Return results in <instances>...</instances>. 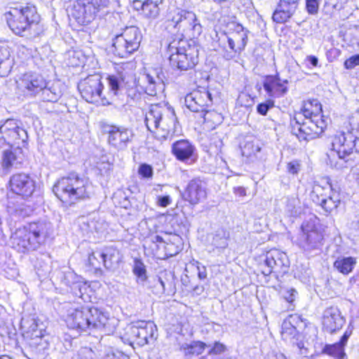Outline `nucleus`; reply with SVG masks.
I'll return each mask as SVG.
<instances>
[{"instance_id": "39", "label": "nucleus", "mask_w": 359, "mask_h": 359, "mask_svg": "<svg viewBox=\"0 0 359 359\" xmlns=\"http://www.w3.org/2000/svg\"><path fill=\"white\" fill-rule=\"evenodd\" d=\"M206 347H210L206 344L197 341L189 344H184L182 346V350L187 356H196L201 354Z\"/></svg>"}, {"instance_id": "5", "label": "nucleus", "mask_w": 359, "mask_h": 359, "mask_svg": "<svg viewBox=\"0 0 359 359\" xmlns=\"http://www.w3.org/2000/svg\"><path fill=\"white\" fill-rule=\"evenodd\" d=\"M53 191L63 203H74L78 200L90 198L93 187L87 179L71 174L60 179L53 186Z\"/></svg>"}, {"instance_id": "41", "label": "nucleus", "mask_w": 359, "mask_h": 359, "mask_svg": "<svg viewBox=\"0 0 359 359\" xmlns=\"http://www.w3.org/2000/svg\"><path fill=\"white\" fill-rule=\"evenodd\" d=\"M133 273L137 277V283H144L147 279L146 266L141 259H134Z\"/></svg>"}, {"instance_id": "30", "label": "nucleus", "mask_w": 359, "mask_h": 359, "mask_svg": "<svg viewBox=\"0 0 359 359\" xmlns=\"http://www.w3.org/2000/svg\"><path fill=\"white\" fill-rule=\"evenodd\" d=\"M99 258L107 269H111L120 261L119 251L113 246L104 247L100 250Z\"/></svg>"}, {"instance_id": "43", "label": "nucleus", "mask_w": 359, "mask_h": 359, "mask_svg": "<svg viewBox=\"0 0 359 359\" xmlns=\"http://www.w3.org/2000/svg\"><path fill=\"white\" fill-rule=\"evenodd\" d=\"M322 353L335 359H342L345 355L344 348L337 342L333 344H326L323 347Z\"/></svg>"}, {"instance_id": "29", "label": "nucleus", "mask_w": 359, "mask_h": 359, "mask_svg": "<svg viewBox=\"0 0 359 359\" xmlns=\"http://www.w3.org/2000/svg\"><path fill=\"white\" fill-rule=\"evenodd\" d=\"M22 147L15 146L13 150L8 149L4 151L1 163L3 168L7 169L11 167L17 168L22 163L24 156Z\"/></svg>"}, {"instance_id": "3", "label": "nucleus", "mask_w": 359, "mask_h": 359, "mask_svg": "<svg viewBox=\"0 0 359 359\" xmlns=\"http://www.w3.org/2000/svg\"><path fill=\"white\" fill-rule=\"evenodd\" d=\"M148 130L155 134L156 138L165 140L177 132L178 122L173 108L166 105H151L145 115Z\"/></svg>"}, {"instance_id": "25", "label": "nucleus", "mask_w": 359, "mask_h": 359, "mask_svg": "<svg viewBox=\"0 0 359 359\" xmlns=\"http://www.w3.org/2000/svg\"><path fill=\"white\" fill-rule=\"evenodd\" d=\"M171 151L178 161L186 163L189 160H193L196 147L188 140H180L172 143Z\"/></svg>"}, {"instance_id": "54", "label": "nucleus", "mask_w": 359, "mask_h": 359, "mask_svg": "<svg viewBox=\"0 0 359 359\" xmlns=\"http://www.w3.org/2000/svg\"><path fill=\"white\" fill-rule=\"evenodd\" d=\"M297 291L293 288L286 290L283 292V298L290 304H292L297 296Z\"/></svg>"}, {"instance_id": "13", "label": "nucleus", "mask_w": 359, "mask_h": 359, "mask_svg": "<svg viewBox=\"0 0 359 359\" xmlns=\"http://www.w3.org/2000/svg\"><path fill=\"white\" fill-rule=\"evenodd\" d=\"M81 97L88 102L106 106L111 104L109 98L102 96L103 85L99 75H90L78 84Z\"/></svg>"}, {"instance_id": "22", "label": "nucleus", "mask_w": 359, "mask_h": 359, "mask_svg": "<svg viewBox=\"0 0 359 359\" xmlns=\"http://www.w3.org/2000/svg\"><path fill=\"white\" fill-rule=\"evenodd\" d=\"M63 283L70 287L71 292L76 297L81 298L86 302L89 298L88 295H86L89 286L83 281V278L76 274L74 271H67L64 274L62 280Z\"/></svg>"}, {"instance_id": "19", "label": "nucleus", "mask_w": 359, "mask_h": 359, "mask_svg": "<svg viewBox=\"0 0 359 359\" xmlns=\"http://www.w3.org/2000/svg\"><path fill=\"white\" fill-rule=\"evenodd\" d=\"M184 103L191 111L200 112L202 114L212 106V95L206 88L197 89L186 95Z\"/></svg>"}, {"instance_id": "24", "label": "nucleus", "mask_w": 359, "mask_h": 359, "mask_svg": "<svg viewBox=\"0 0 359 359\" xmlns=\"http://www.w3.org/2000/svg\"><path fill=\"white\" fill-rule=\"evenodd\" d=\"M299 0H280L273 14V20L277 23H284L296 12Z\"/></svg>"}, {"instance_id": "15", "label": "nucleus", "mask_w": 359, "mask_h": 359, "mask_svg": "<svg viewBox=\"0 0 359 359\" xmlns=\"http://www.w3.org/2000/svg\"><path fill=\"white\" fill-rule=\"evenodd\" d=\"M0 138L13 148L15 146L25 147L28 135L17 120L8 118L0 123Z\"/></svg>"}, {"instance_id": "52", "label": "nucleus", "mask_w": 359, "mask_h": 359, "mask_svg": "<svg viewBox=\"0 0 359 359\" xmlns=\"http://www.w3.org/2000/svg\"><path fill=\"white\" fill-rule=\"evenodd\" d=\"M17 55L22 60H26L32 56V50L23 45L18 46Z\"/></svg>"}, {"instance_id": "32", "label": "nucleus", "mask_w": 359, "mask_h": 359, "mask_svg": "<svg viewBox=\"0 0 359 359\" xmlns=\"http://www.w3.org/2000/svg\"><path fill=\"white\" fill-rule=\"evenodd\" d=\"M60 84L58 82L49 83L46 81V87L41 91V98L45 102H57L62 96Z\"/></svg>"}, {"instance_id": "59", "label": "nucleus", "mask_w": 359, "mask_h": 359, "mask_svg": "<svg viewBox=\"0 0 359 359\" xmlns=\"http://www.w3.org/2000/svg\"><path fill=\"white\" fill-rule=\"evenodd\" d=\"M82 223L87 227L85 229L87 232H93V231H97V223L94 221L89 222L88 219L82 217Z\"/></svg>"}, {"instance_id": "7", "label": "nucleus", "mask_w": 359, "mask_h": 359, "mask_svg": "<svg viewBox=\"0 0 359 359\" xmlns=\"http://www.w3.org/2000/svg\"><path fill=\"white\" fill-rule=\"evenodd\" d=\"M356 137L351 132H337L330 137L331 148L327 153L328 163L332 167L342 169L355 146Z\"/></svg>"}, {"instance_id": "60", "label": "nucleus", "mask_w": 359, "mask_h": 359, "mask_svg": "<svg viewBox=\"0 0 359 359\" xmlns=\"http://www.w3.org/2000/svg\"><path fill=\"white\" fill-rule=\"evenodd\" d=\"M106 359H130L129 356L121 351H116L108 353Z\"/></svg>"}, {"instance_id": "64", "label": "nucleus", "mask_w": 359, "mask_h": 359, "mask_svg": "<svg viewBox=\"0 0 359 359\" xmlns=\"http://www.w3.org/2000/svg\"><path fill=\"white\" fill-rule=\"evenodd\" d=\"M350 337V334L348 333V332H346L344 335L341 337L340 341L337 342L338 344H340L341 346H342L344 348L345 345L347 343V341Z\"/></svg>"}, {"instance_id": "49", "label": "nucleus", "mask_w": 359, "mask_h": 359, "mask_svg": "<svg viewBox=\"0 0 359 359\" xmlns=\"http://www.w3.org/2000/svg\"><path fill=\"white\" fill-rule=\"evenodd\" d=\"M275 102L273 99L269 98L266 101L257 105V111L259 114L266 116L269 109L273 108Z\"/></svg>"}, {"instance_id": "4", "label": "nucleus", "mask_w": 359, "mask_h": 359, "mask_svg": "<svg viewBox=\"0 0 359 359\" xmlns=\"http://www.w3.org/2000/svg\"><path fill=\"white\" fill-rule=\"evenodd\" d=\"M65 320L69 329L81 333L92 329L106 328L109 318L106 313L95 307L70 308L67 310Z\"/></svg>"}, {"instance_id": "38", "label": "nucleus", "mask_w": 359, "mask_h": 359, "mask_svg": "<svg viewBox=\"0 0 359 359\" xmlns=\"http://www.w3.org/2000/svg\"><path fill=\"white\" fill-rule=\"evenodd\" d=\"M285 212L289 217H295L300 214V201L296 194L285 197Z\"/></svg>"}, {"instance_id": "6", "label": "nucleus", "mask_w": 359, "mask_h": 359, "mask_svg": "<svg viewBox=\"0 0 359 359\" xmlns=\"http://www.w3.org/2000/svg\"><path fill=\"white\" fill-rule=\"evenodd\" d=\"M170 65L180 71L192 69L198 62V48L194 42L173 39L167 48Z\"/></svg>"}, {"instance_id": "46", "label": "nucleus", "mask_w": 359, "mask_h": 359, "mask_svg": "<svg viewBox=\"0 0 359 359\" xmlns=\"http://www.w3.org/2000/svg\"><path fill=\"white\" fill-rule=\"evenodd\" d=\"M201 116L203 118L205 122L212 123L215 126L220 124L223 121V117L221 114L215 111L209 110L208 109L201 114Z\"/></svg>"}, {"instance_id": "8", "label": "nucleus", "mask_w": 359, "mask_h": 359, "mask_svg": "<svg viewBox=\"0 0 359 359\" xmlns=\"http://www.w3.org/2000/svg\"><path fill=\"white\" fill-rule=\"evenodd\" d=\"M231 32L222 33L218 38V43L224 50V57L231 60L241 53L245 48L248 41V30L240 24L233 23Z\"/></svg>"}, {"instance_id": "47", "label": "nucleus", "mask_w": 359, "mask_h": 359, "mask_svg": "<svg viewBox=\"0 0 359 359\" xmlns=\"http://www.w3.org/2000/svg\"><path fill=\"white\" fill-rule=\"evenodd\" d=\"M208 355L200 359H217L214 358L224 353L226 351V346L219 342H215L212 347H209Z\"/></svg>"}, {"instance_id": "36", "label": "nucleus", "mask_w": 359, "mask_h": 359, "mask_svg": "<svg viewBox=\"0 0 359 359\" xmlns=\"http://www.w3.org/2000/svg\"><path fill=\"white\" fill-rule=\"evenodd\" d=\"M356 264V259L352 257H338L334 262V267L341 273H350Z\"/></svg>"}, {"instance_id": "50", "label": "nucleus", "mask_w": 359, "mask_h": 359, "mask_svg": "<svg viewBox=\"0 0 359 359\" xmlns=\"http://www.w3.org/2000/svg\"><path fill=\"white\" fill-rule=\"evenodd\" d=\"M138 173L144 178H151L153 176V168L149 164L142 163L139 167Z\"/></svg>"}, {"instance_id": "56", "label": "nucleus", "mask_w": 359, "mask_h": 359, "mask_svg": "<svg viewBox=\"0 0 359 359\" xmlns=\"http://www.w3.org/2000/svg\"><path fill=\"white\" fill-rule=\"evenodd\" d=\"M300 163L298 161H292L287 164V170L289 173L296 175L300 170Z\"/></svg>"}, {"instance_id": "10", "label": "nucleus", "mask_w": 359, "mask_h": 359, "mask_svg": "<svg viewBox=\"0 0 359 359\" xmlns=\"http://www.w3.org/2000/svg\"><path fill=\"white\" fill-rule=\"evenodd\" d=\"M168 25L172 26L181 32L182 34L190 37H197L202 32V26L192 11L177 10V11L167 21Z\"/></svg>"}, {"instance_id": "2", "label": "nucleus", "mask_w": 359, "mask_h": 359, "mask_svg": "<svg viewBox=\"0 0 359 359\" xmlns=\"http://www.w3.org/2000/svg\"><path fill=\"white\" fill-rule=\"evenodd\" d=\"M53 226L50 222H32L27 226L16 229L11 236V244L18 252L36 250L46 243V239L53 234Z\"/></svg>"}, {"instance_id": "14", "label": "nucleus", "mask_w": 359, "mask_h": 359, "mask_svg": "<svg viewBox=\"0 0 359 359\" xmlns=\"http://www.w3.org/2000/svg\"><path fill=\"white\" fill-rule=\"evenodd\" d=\"M302 231L297 239V245L305 252L309 254L320 250L323 245V235L311 220L304 222L301 226Z\"/></svg>"}, {"instance_id": "16", "label": "nucleus", "mask_w": 359, "mask_h": 359, "mask_svg": "<svg viewBox=\"0 0 359 359\" xmlns=\"http://www.w3.org/2000/svg\"><path fill=\"white\" fill-rule=\"evenodd\" d=\"M290 266L287 255L276 249L271 250L264 256L263 262L260 264L262 273L264 276L271 273L278 276L285 273Z\"/></svg>"}, {"instance_id": "18", "label": "nucleus", "mask_w": 359, "mask_h": 359, "mask_svg": "<svg viewBox=\"0 0 359 359\" xmlns=\"http://www.w3.org/2000/svg\"><path fill=\"white\" fill-rule=\"evenodd\" d=\"M11 191L27 199L31 197L36 189V181L25 173L13 175L9 181Z\"/></svg>"}, {"instance_id": "55", "label": "nucleus", "mask_w": 359, "mask_h": 359, "mask_svg": "<svg viewBox=\"0 0 359 359\" xmlns=\"http://www.w3.org/2000/svg\"><path fill=\"white\" fill-rule=\"evenodd\" d=\"M94 353L87 347L81 348L78 352L79 359H93Z\"/></svg>"}, {"instance_id": "42", "label": "nucleus", "mask_w": 359, "mask_h": 359, "mask_svg": "<svg viewBox=\"0 0 359 359\" xmlns=\"http://www.w3.org/2000/svg\"><path fill=\"white\" fill-rule=\"evenodd\" d=\"M340 203L339 194L332 193V195L323 198L318 203L327 212L335 210Z\"/></svg>"}, {"instance_id": "37", "label": "nucleus", "mask_w": 359, "mask_h": 359, "mask_svg": "<svg viewBox=\"0 0 359 359\" xmlns=\"http://www.w3.org/2000/svg\"><path fill=\"white\" fill-rule=\"evenodd\" d=\"M144 81L146 83L144 89L145 93L150 96H155L158 91H161L163 88L164 84L158 77H154L150 74L144 76Z\"/></svg>"}, {"instance_id": "31", "label": "nucleus", "mask_w": 359, "mask_h": 359, "mask_svg": "<svg viewBox=\"0 0 359 359\" xmlns=\"http://www.w3.org/2000/svg\"><path fill=\"white\" fill-rule=\"evenodd\" d=\"M163 0H146L137 4L138 10L142 9L143 15L149 19H156L160 14V5Z\"/></svg>"}, {"instance_id": "17", "label": "nucleus", "mask_w": 359, "mask_h": 359, "mask_svg": "<svg viewBox=\"0 0 359 359\" xmlns=\"http://www.w3.org/2000/svg\"><path fill=\"white\" fill-rule=\"evenodd\" d=\"M109 94L113 96L123 92L130 96V91L135 86V78L132 71L120 67L116 73L107 77Z\"/></svg>"}, {"instance_id": "51", "label": "nucleus", "mask_w": 359, "mask_h": 359, "mask_svg": "<svg viewBox=\"0 0 359 359\" xmlns=\"http://www.w3.org/2000/svg\"><path fill=\"white\" fill-rule=\"evenodd\" d=\"M98 253H100V250H97L89 255L88 262L90 265L94 268H99L102 264V260L99 258Z\"/></svg>"}, {"instance_id": "27", "label": "nucleus", "mask_w": 359, "mask_h": 359, "mask_svg": "<svg viewBox=\"0 0 359 359\" xmlns=\"http://www.w3.org/2000/svg\"><path fill=\"white\" fill-rule=\"evenodd\" d=\"M19 85L30 94L36 95L46 87V80L40 74L27 73L22 77Z\"/></svg>"}, {"instance_id": "44", "label": "nucleus", "mask_w": 359, "mask_h": 359, "mask_svg": "<svg viewBox=\"0 0 359 359\" xmlns=\"http://www.w3.org/2000/svg\"><path fill=\"white\" fill-rule=\"evenodd\" d=\"M261 149V146L257 141H247L241 148V151L243 156L252 158L257 157Z\"/></svg>"}, {"instance_id": "58", "label": "nucleus", "mask_w": 359, "mask_h": 359, "mask_svg": "<svg viewBox=\"0 0 359 359\" xmlns=\"http://www.w3.org/2000/svg\"><path fill=\"white\" fill-rule=\"evenodd\" d=\"M306 8L310 14H316L318 11L317 0H306Z\"/></svg>"}, {"instance_id": "34", "label": "nucleus", "mask_w": 359, "mask_h": 359, "mask_svg": "<svg viewBox=\"0 0 359 359\" xmlns=\"http://www.w3.org/2000/svg\"><path fill=\"white\" fill-rule=\"evenodd\" d=\"M229 233L224 229H218L215 234L212 236L210 245L212 247L210 252H215L216 250L218 253L222 252L228 246Z\"/></svg>"}, {"instance_id": "28", "label": "nucleus", "mask_w": 359, "mask_h": 359, "mask_svg": "<svg viewBox=\"0 0 359 359\" xmlns=\"http://www.w3.org/2000/svg\"><path fill=\"white\" fill-rule=\"evenodd\" d=\"M112 48L113 53L121 58H127L138 50L119 34L113 39Z\"/></svg>"}, {"instance_id": "33", "label": "nucleus", "mask_w": 359, "mask_h": 359, "mask_svg": "<svg viewBox=\"0 0 359 359\" xmlns=\"http://www.w3.org/2000/svg\"><path fill=\"white\" fill-rule=\"evenodd\" d=\"M21 325L25 329L27 337L29 339L34 337H41L43 335V332H45L42 323L39 324L38 320L33 318L27 320L22 318Z\"/></svg>"}, {"instance_id": "53", "label": "nucleus", "mask_w": 359, "mask_h": 359, "mask_svg": "<svg viewBox=\"0 0 359 359\" xmlns=\"http://www.w3.org/2000/svg\"><path fill=\"white\" fill-rule=\"evenodd\" d=\"M344 65V67L347 69H352L356 66L359 65V53L352 55L346 60Z\"/></svg>"}, {"instance_id": "1", "label": "nucleus", "mask_w": 359, "mask_h": 359, "mask_svg": "<svg viewBox=\"0 0 359 359\" xmlns=\"http://www.w3.org/2000/svg\"><path fill=\"white\" fill-rule=\"evenodd\" d=\"M321 112L320 103L313 100L305 102L301 112L295 114L292 130L299 140H313L323 133L327 123Z\"/></svg>"}, {"instance_id": "40", "label": "nucleus", "mask_w": 359, "mask_h": 359, "mask_svg": "<svg viewBox=\"0 0 359 359\" xmlns=\"http://www.w3.org/2000/svg\"><path fill=\"white\" fill-rule=\"evenodd\" d=\"M158 279L164 294L170 295L175 293L176 288L172 274L165 273L163 275L158 276Z\"/></svg>"}, {"instance_id": "21", "label": "nucleus", "mask_w": 359, "mask_h": 359, "mask_svg": "<svg viewBox=\"0 0 359 359\" xmlns=\"http://www.w3.org/2000/svg\"><path fill=\"white\" fill-rule=\"evenodd\" d=\"M288 81L281 79L278 74L266 76L263 81V87L271 99L280 98L288 92Z\"/></svg>"}, {"instance_id": "12", "label": "nucleus", "mask_w": 359, "mask_h": 359, "mask_svg": "<svg viewBox=\"0 0 359 359\" xmlns=\"http://www.w3.org/2000/svg\"><path fill=\"white\" fill-rule=\"evenodd\" d=\"M109 0H77L70 13L73 18L81 24H88L95 18L96 13L108 7Z\"/></svg>"}, {"instance_id": "63", "label": "nucleus", "mask_w": 359, "mask_h": 359, "mask_svg": "<svg viewBox=\"0 0 359 359\" xmlns=\"http://www.w3.org/2000/svg\"><path fill=\"white\" fill-rule=\"evenodd\" d=\"M233 193L239 196H244L246 195V190L244 187H237L233 188Z\"/></svg>"}, {"instance_id": "61", "label": "nucleus", "mask_w": 359, "mask_h": 359, "mask_svg": "<svg viewBox=\"0 0 359 359\" xmlns=\"http://www.w3.org/2000/svg\"><path fill=\"white\" fill-rule=\"evenodd\" d=\"M157 203L159 206L165 208L171 203V198L169 196H158Z\"/></svg>"}, {"instance_id": "35", "label": "nucleus", "mask_w": 359, "mask_h": 359, "mask_svg": "<svg viewBox=\"0 0 359 359\" xmlns=\"http://www.w3.org/2000/svg\"><path fill=\"white\" fill-rule=\"evenodd\" d=\"M124 39H126L130 43L137 49L140 47L142 35L140 29L136 26L126 27L119 34Z\"/></svg>"}, {"instance_id": "62", "label": "nucleus", "mask_w": 359, "mask_h": 359, "mask_svg": "<svg viewBox=\"0 0 359 359\" xmlns=\"http://www.w3.org/2000/svg\"><path fill=\"white\" fill-rule=\"evenodd\" d=\"M154 292L156 294H164L163 289H162V287H161V283H160L159 279H158V276L154 279Z\"/></svg>"}, {"instance_id": "48", "label": "nucleus", "mask_w": 359, "mask_h": 359, "mask_svg": "<svg viewBox=\"0 0 359 359\" xmlns=\"http://www.w3.org/2000/svg\"><path fill=\"white\" fill-rule=\"evenodd\" d=\"M29 343L31 346H34L39 351H44L48 348V343L47 339H45L44 332H43V335L41 337L30 338Z\"/></svg>"}, {"instance_id": "11", "label": "nucleus", "mask_w": 359, "mask_h": 359, "mask_svg": "<svg viewBox=\"0 0 359 359\" xmlns=\"http://www.w3.org/2000/svg\"><path fill=\"white\" fill-rule=\"evenodd\" d=\"M126 337L130 344L140 346L153 344L157 338V328L151 321H139L127 326Z\"/></svg>"}, {"instance_id": "57", "label": "nucleus", "mask_w": 359, "mask_h": 359, "mask_svg": "<svg viewBox=\"0 0 359 359\" xmlns=\"http://www.w3.org/2000/svg\"><path fill=\"white\" fill-rule=\"evenodd\" d=\"M148 241H150L152 243L154 244H156V248H158V244H162L163 245V247L167 249L168 247V244L164 241V239L163 238V237H161V236H158V235H152L151 236V237L149 238L148 241H146V243L148 242Z\"/></svg>"}, {"instance_id": "9", "label": "nucleus", "mask_w": 359, "mask_h": 359, "mask_svg": "<svg viewBox=\"0 0 359 359\" xmlns=\"http://www.w3.org/2000/svg\"><path fill=\"white\" fill-rule=\"evenodd\" d=\"M8 27L17 35L24 36L38 22L34 6L12 8L6 13Z\"/></svg>"}, {"instance_id": "23", "label": "nucleus", "mask_w": 359, "mask_h": 359, "mask_svg": "<svg viewBox=\"0 0 359 359\" xmlns=\"http://www.w3.org/2000/svg\"><path fill=\"white\" fill-rule=\"evenodd\" d=\"M184 198L191 204H197L206 197L205 183L200 179L191 180L184 193Z\"/></svg>"}, {"instance_id": "20", "label": "nucleus", "mask_w": 359, "mask_h": 359, "mask_svg": "<svg viewBox=\"0 0 359 359\" xmlns=\"http://www.w3.org/2000/svg\"><path fill=\"white\" fill-rule=\"evenodd\" d=\"M106 132L108 133V143L118 150H123L131 141V130L121 126H109Z\"/></svg>"}, {"instance_id": "45", "label": "nucleus", "mask_w": 359, "mask_h": 359, "mask_svg": "<svg viewBox=\"0 0 359 359\" xmlns=\"http://www.w3.org/2000/svg\"><path fill=\"white\" fill-rule=\"evenodd\" d=\"M331 187L327 185L326 187L320 185L318 183H314L310 196L312 201L316 204L319 203L320 201L327 196L325 191H330Z\"/></svg>"}, {"instance_id": "26", "label": "nucleus", "mask_w": 359, "mask_h": 359, "mask_svg": "<svg viewBox=\"0 0 359 359\" xmlns=\"http://www.w3.org/2000/svg\"><path fill=\"white\" fill-rule=\"evenodd\" d=\"M344 323L339 310L337 307L331 306L326 309L323 313V328L328 332L332 333L339 330Z\"/></svg>"}]
</instances>
